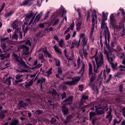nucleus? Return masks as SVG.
I'll return each mask as SVG.
<instances>
[{"label": "nucleus", "mask_w": 125, "mask_h": 125, "mask_svg": "<svg viewBox=\"0 0 125 125\" xmlns=\"http://www.w3.org/2000/svg\"><path fill=\"white\" fill-rule=\"evenodd\" d=\"M92 27L90 31V37L91 38L93 35L94 32V28L96 29L97 28V16L96 15V11L93 10V12L92 13Z\"/></svg>", "instance_id": "nucleus-1"}, {"label": "nucleus", "mask_w": 125, "mask_h": 125, "mask_svg": "<svg viewBox=\"0 0 125 125\" xmlns=\"http://www.w3.org/2000/svg\"><path fill=\"white\" fill-rule=\"evenodd\" d=\"M95 60L96 61L97 66H94V72L95 73H98V72H99V70H98L99 67L102 66L104 63L103 55L101 54L99 56L95 57Z\"/></svg>", "instance_id": "nucleus-2"}, {"label": "nucleus", "mask_w": 125, "mask_h": 125, "mask_svg": "<svg viewBox=\"0 0 125 125\" xmlns=\"http://www.w3.org/2000/svg\"><path fill=\"white\" fill-rule=\"evenodd\" d=\"M73 101V97H69L68 98L66 99L62 102L63 105L62 108V112L64 115H68L69 114V111L68 110V108L66 107L65 106L68 104H71Z\"/></svg>", "instance_id": "nucleus-3"}, {"label": "nucleus", "mask_w": 125, "mask_h": 125, "mask_svg": "<svg viewBox=\"0 0 125 125\" xmlns=\"http://www.w3.org/2000/svg\"><path fill=\"white\" fill-rule=\"evenodd\" d=\"M101 24V29L102 30H104V32L105 33V41L107 40H107L109 42V41H110V32H109L108 27H107V24L105 23V21H102Z\"/></svg>", "instance_id": "nucleus-4"}, {"label": "nucleus", "mask_w": 125, "mask_h": 125, "mask_svg": "<svg viewBox=\"0 0 125 125\" xmlns=\"http://www.w3.org/2000/svg\"><path fill=\"white\" fill-rule=\"evenodd\" d=\"M81 80V77H76L72 79V81H67L64 82V83L67 84L68 85H74V84H77Z\"/></svg>", "instance_id": "nucleus-5"}, {"label": "nucleus", "mask_w": 125, "mask_h": 125, "mask_svg": "<svg viewBox=\"0 0 125 125\" xmlns=\"http://www.w3.org/2000/svg\"><path fill=\"white\" fill-rule=\"evenodd\" d=\"M42 12H41L39 14H38L35 19V18H32V19L30 20L29 25H31V26H33L34 24H36V23H38L39 21H40V19H41V17H42Z\"/></svg>", "instance_id": "nucleus-6"}, {"label": "nucleus", "mask_w": 125, "mask_h": 125, "mask_svg": "<svg viewBox=\"0 0 125 125\" xmlns=\"http://www.w3.org/2000/svg\"><path fill=\"white\" fill-rule=\"evenodd\" d=\"M7 40H8V38L1 39V46L4 52H6V51H8L9 50L8 47L6 46L5 44L3 43L5 42H7Z\"/></svg>", "instance_id": "nucleus-7"}, {"label": "nucleus", "mask_w": 125, "mask_h": 125, "mask_svg": "<svg viewBox=\"0 0 125 125\" xmlns=\"http://www.w3.org/2000/svg\"><path fill=\"white\" fill-rule=\"evenodd\" d=\"M89 67V78H90V82H92L95 80V74L92 73V66L90 64Z\"/></svg>", "instance_id": "nucleus-8"}, {"label": "nucleus", "mask_w": 125, "mask_h": 125, "mask_svg": "<svg viewBox=\"0 0 125 125\" xmlns=\"http://www.w3.org/2000/svg\"><path fill=\"white\" fill-rule=\"evenodd\" d=\"M82 42L83 47L84 48V47H86L85 49H86V50H88V48L89 47V42H88V39H87V38H83L82 40Z\"/></svg>", "instance_id": "nucleus-9"}, {"label": "nucleus", "mask_w": 125, "mask_h": 125, "mask_svg": "<svg viewBox=\"0 0 125 125\" xmlns=\"http://www.w3.org/2000/svg\"><path fill=\"white\" fill-rule=\"evenodd\" d=\"M13 29L14 30L15 29L16 32H18L19 31H20L21 29V26L20 25V23L17 21H15L12 25Z\"/></svg>", "instance_id": "nucleus-10"}, {"label": "nucleus", "mask_w": 125, "mask_h": 125, "mask_svg": "<svg viewBox=\"0 0 125 125\" xmlns=\"http://www.w3.org/2000/svg\"><path fill=\"white\" fill-rule=\"evenodd\" d=\"M104 54L105 55H106L107 59L110 63V64H112L113 63V58L112 57H115V56L110 52H107V51L104 52Z\"/></svg>", "instance_id": "nucleus-11"}, {"label": "nucleus", "mask_w": 125, "mask_h": 125, "mask_svg": "<svg viewBox=\"0 0 125 125\" xmlns=\"http://www.w3.org/2000/svg\"><path fill=\"white\" fill-rule=\"evenodd\" d=\"M38 52H44V54L46 57H49V58H51V54H49L47 51V48L46 47H44L40 49L38 51Z\"/></svg>", "instance_id": "nucleus-12"}, {"label": "nucleus", "mask_w": 125, "mask_h": 125, "mask_svg": "<svg viewBox=\"0 0 125 125\" xmlns=\"http://www.w3.org/2000/svg\"><path fill=\"white\" fill-rule=\"evenodd\" d=\"M19 48V49H23V54H24L25 55H28V54H29V50H30V48H29V47L23 44L20 46Z\"/></svg>", "instance_id": "nucleus-13"}, {"label": "nucleus", "mask_w": 125, "mask_h": 125, "mask_svg": "<svg viewBox=\"0 0 125 125\" xmlns=\"http://www.w3.org/2000/svg\"><path fill=\"white\" fill-rule=\"evenodd\" d=\"M13 56L14 57V59H15L18 65H23V66H25V62H24V61H23V60H22L21 59L19 60V57H18V55L16 54H14Z\"/></svg>", "instance_id": "nucleus-14"}, {"label": "nucleus", "mask_w": 125, "mask_h": 125, "mask_svg": "<svg viewBox=\"0 0 125 125\" xmlns=\"http://www.w3.org/2000/svg\"><path fill=\"white\" fill-rule=\"evenodd\" d=\"M76 40H73V42L71 43V41H68L67 42V43H68V46H69V47H70V48L71 49H72V48H75V46H76Z\"/></svg>", "instance_id": "nucleus-15"}, {"label": "nucleus", "mask_w": 125, "mask_h": 125, "mask_svg": "<svg viewBox=\"0 0 125 125\" xmlns=\"http://www.w3.org/2000/svg\"><path fill=\"white\" fill-rule=\"evenodd\" d=\"M35 0H26L22 2L21 5H28V6H30V5H32V3H33V1Z\"/></svg>", "instance_id": "nucleus-16"}, {"label": "nucleus", "mask_w": 125, "mask_h": 125, "mask_svg": "<svg viewBox=\"0 0 125 125\" xmlns=\"http://www.w3.org/2000/svg\"><path fill=\"white\" fill-rule=\"evenodd\" d=\"M117 14L116 13L114 14H111L110 16V21L111 24H114L115 23V21H116L115 19V17H116Z\"/></svg>", "instance_id": "nucleus-17"}, {"label": "nucleus", "mask_w": 125, "mask_h": 125, "mask_svg": "<svg viewBox=\"0 0 125 125\" xmlns=\"http://www.w3.org/2000/svg\"><path fill=\"white\" fill-rule=\"evenodd\" d=\"M9 56H10V53H5L0 55V58L1 60H3V59H5V58H8Z\"/></svg>", "instance_id": "nucleus-18"}, {"label": "nucleus", "mask_w": 125, "mask_h": 125, "mask_svg": "<svg viewBox=\"0 0 125 125\" xmlns=\"http://www.w3.org/2000/svg\"><path fill=\"white\" fill-rule=\"evenodd\" d=\"M88 99V97L87 96L85 95V94H83L82 95V98L80 102V104L83 105V102H85V100H86V99Z\"/></svg>", "instance_id": "nucleus-19"}, {"label": "nucleus", "mask_w": 125, "mask_h": 125, "mask_svg": "<svg viewBox=\"0 0 125 125\" xmlns=\"http://www.w3.org/2000/svg\"><path fill=\"white\" fill-rule=\"evenodd\" d=\"M54 50L57 52V53H59V54H61L62 53V52L61 51V50L59 49V47L57 46V45H55L54 46Z\"/></svg>", "instance_id": "nucleus-20"}, {"label": "nucleus", "mask_w": 125, "mask_h": 125, "mask_svg": "<svg viewBox=\"0 0 125 125\" xmlns=\"http://www.w3.org/2000/svg\"><path fill=\"white\" fill-rule=\"evenodd\" d=\"M34 83V80H31L30 81V82L28 83H26L25 85V86L26 88H29L30 86L33 84V83Z\"/></svg>", "instance_id": "nucleus-21"}, {"label": "nucleus", "mask_w": 125, "mask_h": 125, "mask_svg": "<svg viewBox=\"0 0 125 125\" xmlns=\"http://www.w3.org/2000/svg\"><path fill=\"white\" fill-rule=\"evenodd\" d=\"M81 26H82V22L78 21L76 22V30L79 32L81 30Z\"/></svg>", "instance_id": "nucleus-22"}, {"label": "nucleus", "mask_w": 125, "mask_h": 125, "mask_svg": "<svg viewBox=\"0 0 125 125\" xmlns=\"http://www.w3.org/2000/svg\"><path fill=\"white\" fill-rule=\"evenodd\" d=\"M17 33L18 32L15 31L14 34L12 36V40H15L16 41L18 40V35L17 34Z\"/></svg>", "instance_id": "nucleus-23"}, {"label": "nucleus", "mask_w": 125, "mask_h": 125, "mask_svg": "<svg viewBox=\"0 0 125 125\" xmlns=\"http://www.w3.org/2000/svg\"><path fill=\"white\" fill-rule=\"evenodd\" d=\"M73 118V115H69L68 116H67V117L66 118V119L65 120V121H64V124H68V123H69V122H70V120H71V119H72Z\"/></svg>", "instance_id": "nucleus-24"}, {"label": "nucleus", "mask_w": 125, "mask_h": 125, "mask_svg": "<svg viewBox=\"0 0 125 125\" xmlns=\"http://www.w3.org/2000/svg\"><path fill=\"white\" fill-rule=\"evenodd\" d=\"M14 80V79L11 78V77H9V78H7L6 80V83H7L8 84V85H10L11 83V81H13Z\"/></svg>", "instance_id": "nucleus-25"}, {"label": "nucleus", "mask_w": 125, "mask_h": 125, "mask_svg": "<svg viewBox=\"0 0 125 125\" xmlns=\"http://www.w3.org/2000/svg\"><path fill=\"white\" fill-rule=\"evenodd\" d=\"M32 16H33V14L31 13L29 15H27L25 16V21H29V20H30V19L31 18V17H32Z\"/></svg>", "instance_id": "nucleus-26"}, {"label": "nucleus", "mask_w": 125, "mask_h": 125, "mask_svg": "<svg viewBox=\"0 0 125 125\" xmlns=\"http://www.w3.org/2000/svg\"><path fill=\"white\" fill-rule=\"evenodd\" d=\"M96 115V113H95V112H90V114H89L90 120L91 121V120H92V119H93V118L95 117Z\"/></svg>", "instance_id": "nucleus-27"}, {"label": "nucleus", "mask_w": 125, "mask_h": 125, "mask_svg": "<svg viewBox=\"0 0 125 125\" xmlns=\"http://www.w3.org/2000/svg\"><path fill=\"white\" fill-rule=\"evenodd\" d=\"M111 113H112V110L111 109H110L107 113V115L106 117V119H108L109 118V119H110V120H112V116L111 115Z\"/></svg>", "instance_id": "nucleus-28"}, {"label": "nucleus", "mask_w": 125, "mask_h": 125, "mask_svg": "<svg viewBox=\"0 0 125 125\" xmlns=\"http://www.w3.org/2000/svg\"><path fill=\"white\" fill-rule=\"evenodd\" d=\"M83 72H84V63H83V66L78 74H81L82 75L83 74Z\"/></svg>", "instance_id": "nucleus-29"}, {"label": "nucleus", "mask_w": 125, "mask_h": 125, "mask_svg": "<svg viewBox=\"0 0 125 125\" xmlns=\"http://www.w3.org/2000/svg\"><path fill=\"white\" fill-rule=\"evenodd\" d=\"M19 122L17 119H15L14 121H12L10 124V125H18Z\"/></svg>", "instance_id": "nucleus-30"}, {"label": "nucleus", "mask_w": 125, "mask_h": 125, "mask_svg": "<svg viewBox=\"0 0 125 125\" xmlns=\"http://www.w3.org/2000/svg\"><path fill=\"white\" fill-rule=\"evenodd\" d=\"M30 67L28 66H25V69L21 70V72L24 73V72H30Z\"/></svg>", "instance_id": "nucleus-31"}, {"label": "nucleus", "mask_w": 125, "mask_h": 125, "mask_svg": "<svg viewBox=\"0 0 125 125\" xmlns=\"http://www.w3.org/2000/svg\"><path fill=\"white\" fill-rule=\"evenodd\" d=\"M59 45L60 47H63V46H64V40H63L62 39L59 42Z\"/></svg>", "instance_id": "nucleus-32"}, {"label": "nucleus", "mask_w": 125, "mask_h": 125, "mask_svg": "<svg viewBox=\"0 0 125 125\" xmlns=\"http://www.w3.org/2000/svg\"><path fill=\"white\" fill-rule=\"evenodd\" d=\"M32 44V43L31 42V41L30 40H27L25 42V44H24L25 46H28L27 45H28L29 46H31Z\"/></svg>", "instance_id": "nucleus-33"}, {"label": "nucleus", "mask_w": 125, "mask_h": 125, "mask_svg": "<svg viewBox=\"0 0 125 125\" xmlns=\"http://www.w3.org/2000/svg\"><path fill=\"white\" fill-rule=\"evenodd\" d=\"M102 14L103 16L102 21H106V20H107L108 19V17L106 15H105V12H102Z\"/></svg>", "instance_id": "nucleus-34"}, {"label": "nucleus", "mask_w": 125, "mask_h": 125, "mask_svg": "<svg viewBox=\"0 0 125 125\" xmlns=\"http://www.w3.org/2000/svg\"><path fill=\"white\" fill-rule=\"evenodd\" d=\"M14 12H15V11L14 10L10 11L6 15V17H9V16H11V15H12V14H13Z\"/></svg>", "instance_id": "nucleus-35"}, {"label": "nucleus", "mask_w": 125, "mask_h": 125, "mask_svg": "<svg viewBox=\"0 0 125 125\" xmlns=\"http://www.w3.org/2000/svg\"><path fill=\"white\" fill-rule=\"evenodd\" d=\"M54 60L56 62V65L58 66H60V61L56 58H54Z\"/></svg>", "instance_id": "nucleus-36"}, {"label": "nucleus", "mask_w": 125, "mask_h": 125, "mask_svg": "<svg viewBox=\"0 0 125 125\" xmlns=\"http://www.w3.org/2000/svg\"><path fill=\"white\" fill-rule=\"evenodd\" d=\"M75 9L78 12L79 17L81 18L82 16V15L81 14V9L78 8L77 9L76 8H75Z\"/></svg>", "instance_id": "nucleus-37"}, {"label": "nucleus", "mask_w": 125, "mask_h": 125, "mask_svg": "<svg viewBox=\"0 0 125 125\" xmlns=\"http://www.w3.org/2000/svg\"><path fill=\"white\" fill-rule=\"evenodd\" d=\"M45 82V79L41 78L38 80V83H43Z\"/></svg>", "instance_id": "nucleus-38"}, {"label": "nucleus", "mask_w": 125, "mask_h": 125, "mask_svg": "<svg viewBox=\"0 0 125 125\" xmlns=\"http://www.w3.org/2000/svg\"><path fill=\"white\" fill-rule=\"evenodd\" d=\"M46 73L48 76L51 75V74H52V68H50L48 71L46 72Z\"/></svg>", "instance_id": "nucleus-39"}, {"label": "nucleus", "mask_w": 125, "mask_h": 125, "mask_svg": "<svg viewBox=\"0 0 125 125\" xmlns=\"http://www.w3.org/2000/svg\"><path fill=\"white\" fill-rule=\"evenodd\" d=\"M4 7H5V3L3 2L1 6V8H0V13L3 10Z\"/></svg>", "instance_id": "nucleus-40"}, {"label": "nucleus", "mask_w": 125, "mask_h": 125, "mask_svg": "<svg viewBox=\"0 0 125 125\" xmlns=\"http://www.w3.org/2000/svg\"><path fill=\"white\" fill-rule=\"evenodd\" d=\"M119 10H120V11H121V12L123 15L124 19L125 20V10H124V9H123V8H120V9H119Z\"/></svg>", "instance_id": "nucleus-41"}, {"label": "nucleus", "mask_w": 125, "mask_h": 125, "mask_svg": "<svg viewBox=\"0 0 125 125\" xmlns=\"http://www.w3.org/2000/svg\"><path fill=\"white\" fill-rule=\"evenodd\" d=\"M79 37H80V39L81 40V39H83V38H86L84 37H85V34L84 33H80L79 35Z\"/></svg>", "instance_id": "nucleus-42"}, {"label": "nucleus", "mask_w": 125, "mask_h": 125, "mask_svg": "<svg viewBox=\"0 0 125 125\" xmlns=\"http://www.w3.org/2000/svg\"><path fill=\"white\" fill-rule=\"evenodd\" d=\"M75 26V23L73 22L72 24H70V30H74V27Z\"/></svg>", "instance_id": "nucleus-43"}, {"label": "nucleus", "mask_w": 125, "mask_h": 125, "mask_svg": "<svg viewBox=\"0 0 125 125\" xmlns=\"http://www.w3.org/2000/svg\"><path fill=\"white\" fill-rule=\"evenodd\" d=\"M66 58L68 59V60H73L74 59V57L73 56H66Z\"/></svg>", "instance_id": "nucleus-44"}, {"label": "nucleus", "mask_w": 125, "mask_h": 125, "mask_svg": "<svg viewBox=\"0 0 125 125\" xmlns=\"http://www.w3.org/2000/svg\"><path fill=\"white\" fill-rule=\"evenodd\" d=\"M50 93L53 95H56L57 94V92H56V91L54 89H53V90L50 91Z\"/></svg>", "instance_id": "nucleus-45"}, {"label": "nucleus", "mask_w": 125, "mask_h": 125, "mask_svg": "<svg viewBox=\"0 0 125 125\" xmlns=\"http://www.w3.org/2000/svg\"><path fill=\"white\" fill-rule=\"evenodd\" d=\"M80 43H81V39H79V41H76V44L77 47H79L80 46Z\"/></svg>", "instance_id": "nucleus-46"}, {"label": "nucleus", "mask_w": 125, "mask_h": 125, "mask_svg": "<svg viewBox=\"0 0 125 125\" xmlns=\"http://www.w3.org/2000/svg\"><path fill=\"white\" fill-rule=\"evenodd\" d=\"M71 38V34L70 33H68L65 37V40L68 41L69 39Z\"/></svg>", "instance_id": "nucleus-47"}, {"label": "nucleus", "mask_w": 125, "mask_h": 125, "mask_svg": "<svg viewBox=\"0 0 125 125\" xmlns=\"http://www.w3.org/2000/svg\"><path fill=\"white\" fill-rule=\"evenodd\" d=\"M81 58L79 57V58L77 59V63H78V67H80V65H81Z\"/></svg>", "instance_id": "nucleus-48"}, {"label": "nucleus", "mask_w": 125, "mask_h": 125, "mask_svg": "<svg viewBox=\"0 0 125 125\" xmlns=\"http://www.w3.org/2000/svg\"><path fill=\"white\" fill-rule=\"evenodd\" d=\"M97 112L99 115H101V114H103V113H104V111L101 109L97 110Z\"/></svg>", "instance_id": "nucleus-49"}, {"label": "nucleus", "mask_w": 125, "mask_h": 125, "mask_svg": "<svg viewBox=\"0 0 125 125\" xmlns=\"http://www.w3.org/2000/svg\"><path fill=\"white\" fill-rule=\"evenodd\" d=\"M43 54L41 53L39 54V59L40 60H42L43 59Z\"/></svg>", "instance_id": "nucleus-50"}, {"label": "nucleus", "mask_w": 125, "mask_h": 125, "mask_svg": "<svg viewBox=\"0 0 125 125\" xmlns=\"http://www.w3.org/2000/svg\"><path fill=\"white\" fill-rule=\"evenodd\" d=\"M111 65L112 68H113V69H115L117 67V66L118 65V63H116L115 64H114V63H112L111 64Z\"/></svg>", "instance_id": "nucleus-51"}, {"label": "nucleus", "mask_w": 125, "mask_h": 125, "mask_svg": "<svg viewBox=\"0 0 125 125\" xmlns=\"http://www.w3.org/2000/svg\"><path fill=\"white\" fill-rule=\"evenodd\" d=\"M5 117V114L3 112L0 113V117L1 119H3Z\"/></svg>", "instance_id": "nucleus-52"}, {"label": "nucleus", "mask_w": 125, "mask_h": 125, "mask_svg": "<svg viewBox=\"0 0 125 125\" xmlns=\"http://www.w3.org/2000/svg\"><path fill=\"white\" fill-rule=\"evenodd\" d=\"M38 6L39 7H40V6H41V5H42V0H40L37 1V3Z\"/></svg>", "instance_id": "nucleus-53"}, {"label": "nucleus", "mask_w": 125, "mask_h": 125, "mask_svg": "<svg viewBox=\"0 0 125 125\" xmlns=\"http://www.w3.org/2000/svg\"><path fill=\"white\" fill-rule=\"evenodd\" d=\"M42 111L41 110H38L35 111V114H37V115L39 114H42Z\"/></svg>", "instance_id": "nucleus-54"}, {"label": "nucleus", "mask_w": 125, "mask_h": 125, "mask_svg": "<svg viewBox=\"0 0 125 125\" xmlns=\"http://www.w3.org/2000/svg\"><path fill=\"white\" fill-rule=\"evenodd\" d=\"M71 30V29H70V28H68L64 32V34L66 35V34H68V33H69L70 32V31Z\"/></svg>", "instance_id": "nucleus-55"}, {"label": "nucleus", "mask_w": 125, "mask_h": 125, "mask_svg": "<svg viewBox=\"0 0 125 125\" xmlns=\"http://www.w3.org/2000/svg\"><path fill=\"white\" fill-rule=\"evenodd\" d=\"M23 82V80L21 79V80H18V81H16L15 82V83H14V84H15H15H16V83H21V82ZM15 83H16V84H15Z\"/></svg>", "instance_id": "nucleus-56"}, {"label": "nucleus", "mask_w": 125, "mask_h": 125, "mask_svg": "<svg viewBox=\"0 0 125 125\" xmlns=\"http://www.w3.org/2000/svg\"><path fill=\"white\" fill-rule=\"evenodd\" d=\"M79 87L80 91H83V85H80Z\"/></svg>", "instance_id": "nucleus-57"}, {"label": "nucleus", "mask_w": 125, "mask_h": 125, "mask_svg": "<svg viewBox=\"0 0 125 125\" xmlns=\"http://www.w3.org/2000/svg\"><path fill=\"white\" fill-rule=\"evenodd\" d=\"M59 22V20L57 19L55 21L54 23L53 24V26H55V25H57L58 24V22Z\"/></svg>", "instance_id": "nucleus-58"}, {"label": "nucleus", "mask_w": 125, "mask_h": 125, "mask_svg": "<svg viewBox=\"0 0 125 125\" xmlns=\"http://www.w3.org/2000/svg\"><path fill=\"white\" fill-rule=\"evenodd\" d=\"M58 73L60 74L61 75V74H62V69H61V68H59L58 69Z\"/></svg>", "instance_id": "nucleus-59"}, {"label": "nucleus", "mask_w": 125, "mask_h": 125, "mask_svg": "<svg viewBox=\"0 0 125 125\" xmlns=\"http://www.w3.org/2000/svg\"><path fill=\"white\" fill-rule=\"evenodd\" d=\"M18 33H19L20 39H22V38H23V36L22 35V32L20 31V30L18 31Z\"/></svg>", "instance_id": "nucleus-60"}, {"label": "nucleus", "mask_w": 125, "mask_h": 125, "mask_svg": "<svg viewBox=\"0 0 125 125\" xmlns=\"http://www.w3.org/2000/svg\"><path fill=\"white\" fill-rule=\"evenodd\" d=\"M22 76V75H20V74L17 75L16 78L17 80H19V79H20V78H21Z\"/></svg>", "instance_id": "nucleus-61"}, {"label": "nucleus", "mask_w": 125, "mask_h": 125, "mask_svg": "<svg viewBox=\"0 0 125 125\" xmlns=\"http://www.w3.org/2000/svg\"><path fill=\"white\" fill-rule=\"evenodd\" d=\"M61 96L62 97V99L65 98L66 97V93L65 92H63V94H62Z\"/></svg>", "instance_id": "nucleus-62"}, {"label": "nucleus", "mask_w": 125, "mask_h": 125, "mask_svg": "<svg viewBox=\"0 0 125 125\" xmlns=\"http://www.w3.org/2000/svg\"><path fill=\"white\" fill-rule=\"evenodd\" d=\"M56 120H55L54 118H52L51 120V123L52 124H53L54 123H56Z\"/></svg>", "instance_id": "nucleus-63"}, {"label": "nucleus", "mask_w": 125, "mask_h": 125, "mask_svg": "<svg viewBox=\"0 0 125 125\" xmlns=\"http://www.w3.org/2000/svg\"><path fill=\"white\" fill-rule=\"evenodd\" d=\"M54 39L55 41H57V42H58V36H57V35L54 36Z\"/></svg>", "instance_id": "nucleus-64"}]
</instances>
